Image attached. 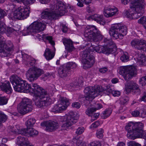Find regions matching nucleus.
<instances>
[{
	"instance_id": "nucleus-1",
	"label": "nucleus",
	"mask_w": 146,
	"mask_h": 146,
	"mask_svg": "<svg viewBox=\"0 0 146 146\" xmlns=\"http://www.w3.org/2000/svg\"><path fill=\"white\" fill-rule=\"evenodd\" d=\"M10 79L15 91L34 93L35 98V103L38 108H45L51 104V100L49 96V93L37 84H33L31 85L14 75L11 76Z\"/></svg>"
},
{
	"instance_id": "nucleus-2",
	"label": "nucleus",
	"mask_w": 146,
	"mask_h": 146,
	"mask_svg": "<svg viewBox=\"0 0 146 146\" xmlns=\"http://www.w3.org/2000/svg\"><path fill=\"white\" fill-rule=\"evenodd\" d=\"M67 12L66 6L62 2L55 0L53 5H50V9L46 8L43 11L41 14V17L42 19L55 20L59 17L64 15Z\"/></svg>"
},
{
	"instance_id": "nucleus-3",
	"label": "nucleus",
	"mask_w": 146,
	"mask_h": 146,
	"mask_svg": "<svg viewBox=\"0 0 146 146\" xmlns=\"http://www.w3.org/2000/svg\"><path fill=\"white\" fill-rule=\"evenodd\" d=\"M22 55L23 62L26 66L29 67L33 66L27 71L26 75L27 78L30 82L34 81L43 74L44 71L40 68L34 67L36 60L34 58L26 54H22Z\"/></svg>"
},
{
	"instance_id": "nucleus-4",
	"label": "nucleus",
	"mask_w": 146,
	"mask_h": 146,
	"mask_svg": "<svg viewBox=\"0 0 146 146\" xmlns=\"http://www.w3.org/2000/svg\"><path fill=\"white\" fill-rule=\"evenodd\" d=\"M144 124L141 122H130L125 127L127 131V137L133 140L137 138L144 139L146 141V134L143 129Z\"/></svg>"
},
{
	"instance_id": "nucleus-5",
	"label": "nucleus",
	"mask_w": 146,
	"mask_h": 146,
	"mask_svg": "<svg viewBox=\"0 0 146 146\" xmlns=\"http://www.w3.org/2000/svg\"><path fill=\"white\" fill-rule=\"evenodd\" d=\"M130 5L131 14H133V19H137L143 13L142 10L145 8L146 3L144 0H131Z\"/></svg>"
},
{
	"instance_id": "nucleus-6",
	"label": "nucleus",
	"mask_w": 146,
	"mask_h": 146,
	"mask_svg": "<svg viewBox=\"0 0 146 146\" xmlns=\"http://www.w3.org/2000/svg\"><path fill=\"white\" fill-rule=\"evenodd\" d=\"M84 36L89 41H97L102 40L103 36L94 26H88L85 29Z\"/></svg>"
},
{
	"instance_id": "nucleus-7",
	"label": "nucleus",
	"mask_w": 146,
	"mask_h": 146,
	"mask_svg": "<svg viewBox=\"0 0 146 146\" xmlns=\"http://www.w3.org/2000/svg\"><path fill=\"white\" fill-rule=\"evenodd\" d=\"M127 27L123 24L117 23L111 26L109 31L110 35L115 39H121L127 33Z\"/></svg>"
},
{
	"instance_id": "nucleus-8",
	"label": "nucleus",
	"mask_w": 146,
	"mask_h": 146,
	"mask_svg": "<svg viewBox=\"0 0 146 146\" xmlns=\"http://www.w3.org/2000/svg\"><path fill=\"white\" fill-rule=\"evenodd\" d=\"M103 90V87L101 86H97L86 87L84 90L86 100L89 101H92Z\"/></svg>"
},
{
	"instance_id": "nucleus-9",
	"label": "nucleus",
	"mask_w": 146,
	"mask_h": 146,
	"mask_svg": "<svg viewBox=\"0 0 146 146\" xmlns=\"http://www.w3.org/2000/svg\"><path fill=\"white\" fill-rule=\"evenodd\" d=\"M29 8L28 6H21L11 13L10 18L12 20H13L14 19L19 20L26 19L29 16Z\"/></svg>"
},
{
	"instance_id": "nucleus-10",
	"label": "nucleus",
	"mask_w": 146,
	"mask_h": 146,
	"mask_svg": "<svg viewBox=\"0 0 146 146\" xmlns=\"http://www.w3.org/2000/svg\"><path fill=\"white\" fill-rule=\"evenodd\" d=\"M61 118L65 122L62 125L63 129L68 130L69 127L77 122L78 117L76 113L71 111L65 116H62Z\"/></svg>"
},
{
	"instance_id": "nucleus-11",
	"label": "nucleus",
	"mask_w": 146,
	"mask_h": 146,
	"mask_svg": "<svg viewBox=\"0 0 146 146\" xmlns=\"http://www.w3.org/2000/svg\"><path fill=\"white\" fill-rule=\"evenodd\" d=\"M119 73L123 77L124 79L127 81L137 74V69L133 66L130 65L121 67Z\"/></svg>"
},
{
	"instance_id": "nucleus-12",
	"label": "nucleus",
	"mask_w": 146,
	"mask_h": 146,
	"mask_svg": "<svg viewBox=\"0 0 146 146\" xmlns=\"http://www.w3.org/2000/svg\"><path fill=\"white\" fill-rule=\"evenodd\" d=\"M91 51L88 49L83 51L82 54V63L84 69L91 67L95 62L94 57L91 54Z\"/></svg>"
},
{
	"instance_id": "nucleus-13",
	"label": "nucleus",
	"mask_w": 146,
	"mask_h": 146,
	"mask_svg": "<svg viewBox=\"0 0 146 146\" xmlns=\"http://www.w3.org/2000/svg\"><path fill=\"white\" fill-rule=\"evenodd\" d=\"M45 25L41 22L35 21L27 27V30H24L23 33L26 32L27 34L29 33H35L42 31L45 28Z\"/></svg>"
},
{
	"instance_id": "nucleus-14",
	"label": "nucleus",
	"mask_w": 146,
	"mask_h": 146,
	"mask_svg": "<svg viewBox=\"0 0 146 146\" xmlns=\"http://www.w3.org/2000/svg\"><path fill=\"white\" fill-rule=\"evenodd\" d=\"M61 103L55 105L52 108V111L53 112H61L66 110L67 106L70 104L69 100L65 97L61 98Z\"/></svg>"
},
{
	"instance_id": "nucleus-15",
	"label": "nucleus",
	"mask_w": 146,
	"mask_h": 146,
	"mask_svg": "<svg viewBox=\"0 0 146 146\" xmlns=\"http://www.w3.org/2000/svg\"><path fill=\"white\" fill-rule=\"evenodd\" d=\"M125 90L127 94L131 92L133 94L137 95L141 93L138 85L132 81L129 82L125 86Z\"/></svg>"
},
{
	"instance_id": "nucleus-16",
	"label": "nucleus",
	"mask_w": 146,
	"mask_h": 146,
	"mask_svg": "<svg viewBox=\"0 0 146 146\" xmlns=\"http://www.w3.org/2000/svg\"><path fill=\"white\" fill-rule=\"evenodd\" d=\"M29 33V34H27H27H27H31L33 36H35L36 38L39 39L40 40V39L41 38H42L43 39H45L49 41V42L52 45V46H54L55 43L53 40H52V38L51 36H49L47 35H44L41 33H40V34L38 33Z\"/></svg>"
},
{
	"instance_id": "nucleus-17",
	"label": "nucleus",
	"mask_w": 146,
	"mask_h": 146,
	"mask_svg": "<svg viewBox=\"0 0 146 146\" xmlns=\"http://www.w3.org/2000/svg\"><path fill=\"white\" fill-rule=\"evenodd\" d=\"M117 9L115 7L110 6L105 7L104 9V14L107 17H110L115 15L117 12Z\"/></svg>"
},
{
	"instance_id": "nucleus-18",
	"label": "nucleus",
	"mask_w": 146,
	"mask_h": 146,
	"mask_svg": "<svg viewBox=\"0 0 146 146\" xmlns=\"http://www.w3.org/2000/svg\"><path fill=\"white\" fill-rule=\"evenodd\" d=\"M145 43V40L143 39H134L131 42L132 46L140 50L143 49V46L144 45Z\"/></svg>"
},
{
	"instance_id": "nucleus-19",
	"label": "nucleus",
	"mask_w": 146,
	"mask_h": 146,
	"mask_svg": "<svg viewBox=\"0 0 146 146\" xmlns=\"http://www.w3.org/2000/svg\"><path fill=\"white\" fill-rule=\"evenodd\" d=\"M17 143L19 146H33L31 145L27 137L19 136L17 139Z\"/></svg>"
},
{
	"instance_id": "nucleus-20",
	"label": "nucleus",
	"mask_w": 146,
	"mask_h": 146,
	"mask_svg": "<svg viewBox=\"0 0 146 146\" xmlns=\"http://www.w3.org/2000/svg\"><path fill=\"white\" fill-rule=\"evenodd\" d=\"M0 88L2 90L7 94H10L12 91L9 81L5 82V83L0 82Z\"/></svg>"
},
{
	"instance_id": "nucleus-21",
	"label": "nucleus",
	"mask_w": 146,
	"mask_h": 146,
	"mask_svg": "<svg viewBox=\"0 0 146 146\" xmlns=\"http://www.w3.org/2000/svg\"><path fill=\"white\" fill-rule=\"evenodd\" d=\"M63 42L65 46V48L68 52H71L75 50V48L73 45V42L70 39L64 38Z\"/></svg>"
},
{
	"instance_id": "nucleus-22",
	"label": "nucleus",
	"mask_w": 146,
	"mask_h": 146,
	"mask_svg": "<svg viewBox=\"0 0 146 146\" xmlns=\"http://www.w3.org/2000/svg\"><path fill=\"white\" fill-rule=\"evenodd\" d=\"M59 127V124L57 122L54 121H47L46 130L47 131H52L58 129Z\"/></svg>"
},
{
	"instance_id": "nucleus-23",
	"label": "nucleus",
	"mask_w": 146,
	"mask_h": 146,
	"mask_svg": "<svg viewBox=\"0 0 146 146\" xmlns=\"http://www.w3.org/2000/svg\"><path fill=\"white\" fill-rule=\"evenodd\" d=\"M6 32L5 26L4 23L0 22V34H3ZM5 44L4 37L0 35V48L3 47Z\"/></svg>"
},
{
	"instance_id": "nucleus-24",
	"label": "nucleus",
	"mask_w": 146,
	"mask_h": 146,
	"mask_svg": "<svg viewBox=\"0 0 146 146\" xmlns=\"http://www.w3.org/2000/svg\"><path fill=\"white\" fill-rule=\"evenodd\" d=\"M17 109L19 113L21 114L24 115L27 113L31 111L32 108L19 104L18 106Z\"/></svg>"
},
{
	"instance_id": "nucleus-25",
	"label": "nucleus",
	"mask_w": 146,
	"mask_h": 146,
	"mask_svg": "<svg viewBox=\"0 0 146 146\" xmlns=\"http://www.w3.org/2000/svg\"><path fill=\"white\" fill-rule=\"evenodd\" d=\"M58 72L60 76L62 78H64L68 75L69 72L63 65L59 68Z\"/></svg>"
},
{
	"instance_id": "nucleus-26",
	"label": "nucleus",
	"mask_w": 146,
	"mask_h": 146,
	"mask_svg": "<svg viewBox=\"0 0 146 146\" xmlns=\"http://www.w3.org/2000/svg\"><path fill=\"white\" fill-rule=\"evenodd\" d=\"M89 18L94 20L97 23L101 25H103L105 24L102 15L95 14L93 15L90 16Z\"/></svg>"
},
{
	"instance_id": "nucleus-27",
	"label": "nucleus",
	"mask_w": 146,
	"mask_h": 146,
	"mask_svg": "<svg viewBox=\"0 0 146 146\" xmlns=\"http://www.w3.org/2000/svg\"><path fill=\"white\" fill-rule=\"evenodd\" d=\"M44 55L47 60H49L52 59L54 57V53L51 51L49 48H46L45 50Z\"/></svg>"
},
{
	"instance_id": "nucleus-28",
	"label": "nucleus",
	"mask_w": 146,
	"mask_h": 146,
	"mask_svg": "<svg viewBox=\"0 0 146 146\" xmlns=\"http://www.w3.org/2000/svg\"><path fill=\"white\" fill-rule=\"evenodd\" d=\"M83 85V81L82 78L79 79L76 82H73L70 85V88L72 89L81 87Z\"/></svg>"
},
{
	"instance_id": "nucleus-29",
	"label": "nucleus",
	"mask_w": 146,
	"mask_h": 146,
	"mask_svg": "<svg viewBox=\"0 0 146 146\" xmlns=\"http://www.w3.org/2000/svg\"><path fill=\"white\" fill-rule=\"evenodd\" d=\"M64 65L69 72L71 71L72 69L76 68L77 66L75 63L73 62H68Z\"/></svg>"
},
{
	"instance_id": "nucleus-30",
	"label": "nucleus",
	"mask_w": 146,
	"mask_h": 146,
	"mask_svg": "<svg viewBox=\"0 0 146 146\" xmlns=\"http://www.w3.org/2000/svg\"><path fill=\"white\" fill-rule=\"evenodd\" d=\"M20 104L30 108H32L31 100L27 98H23Z\"/></svg>"
},
{
	"instance_id": "nucleus-31",
	"label": "nucleus",
	"mask_w": 146,
	"mask_h": 146,
	"mask_svg": "<svg viewBox=\"0 0 146 146\" xmlns=\"http://www.w3.org/2000/svg\"><path fill=\"white\" fill-rule=\"evenodd\" d=\"M112 109L108 108L104 111L102 114V117L103 119H105L109 117L112 112Z\"/></svg>"
},
{
	"instance_id": "nucleus-32",
	"label": "nucleus",
	"mask_w": 146,
	"mask_h": 146,
	"mask_svg": "<svg viewBox=\"0 0 146 146\" xmlns=\"http://www.w3.org/2000/svg\"><path fill=\"white\" fill-rule=\"evenodd\" d=\"M14 45L10 40H8L6 43L5 49L8 52H12L14 50Z\"/></svg>"
},
{
	"instance_id": "nucleus-33",
	"label": "nucleus",
	"mask_w": 146,
	"mask_h": 146,
	"mask_svg": "<svg viewBox=\"0 0 146 146\" xmlns=\"http://www.w3.org/2000/svg\"><path fill=\"white\" fill-rule=\"evenodd\" d=\"M104 42L106 44V45L107 46H109L110 47L111 46V47L110 48V49L112 48H116L115 44L111 38L109 39L106 38H105L104 40Z\"/></svg>"
},
{
	"instance_id": "nucleus-34",
	"label": "nucleus",
	"mask_w": 146,
	"mask_h": 146,
	"mask_svg": "<svg viewBox=\"0 0 146 146\" xmlns=\"http://www.w3.org/2000/svg\"><path fill=\"white\" fill-rule=\"evenodd\" d=\"M35 122V120L33 118L29 119L25 122V125H26L27 128H30V127H33V125Z\"/></svg>"
},
{
	"instance_id": "nucleus-35",
	"label": "nucleus",
	"mask_w": 146,
	"mask_h": 146,
	"mask_svg": "<svg viewBox=\"0 0 146 146\" xmlns=\"http://www.w3.org/2000/svg\"><path fill=\"white\" fill-rule=\"evenodd\" d=\"M28 129H26L24 128H20L19 129H18L16 131L18 134H20L22 135H24L26 136H28Z\"/></svg>"
},
{
	"instance_id": "nucleus-36",
	"label": "nucleus",
	"mask_w": 146,
	"mask_h": 146,
	"mask_svg": "<svg viewBox=\"0 0 146 146\" xmlns=\"http://www.w3.org/2000/svg\"><path fill=\"white\" fill-rule=\"evenodd\" d=\"M7 118V116L6 115L0 112V128L2 127V123L5 122Z\"/></svg>"
},
{
	"instance_id": "nucleus-37",
	"label": "nucleus",
	"mask_w": 146,
	"mask_h": 146,
	"mask_svg": "<svg viewBox=\"0 0 146 146\" xmlns=\"http://www.w3.org/2000/svg\"><path fill=\"white\" fill-rule=\"evenodd\" d=\"M28 129V136H33L38 135V132L34 129L29 128Z\"/></svg>"
},
{
	"instance_id": "nucleus-38",
	"label": "nucleus",
	"mask_w": 146,
	"mask_h": 146,
	"mask_svg": "<svg viewBox=\"0 0 146 146\" xmlns=\"http://www.w3.org/2000/svg\"><path fill=\"white\" fill-rule=\"evenodd\" d=\"M8 98L5 96H1L0 95V105H4L6 104L8 102Z\"/></svg>"
},
{
	"instance_id": "nucleus-39",
	"label": "nucleus",
	"mask_w": 146,
	"mask_h": 146,
	"mask_svg": "<svg viewBox=\"0 0 146 146\" xmlns=\"http://www.w3.org/2000/svg\"><path fill=\"white\" fill-rule=\"evenodd\" d=\"M131 11L133 12V11L130 10V9L129 10V12L128 11L125 10L124 11L123 13L124 16L126 17L129 18L130 19H133V14H131Z\"/></svg>"
},
{
	"instance_id": "nucleus-40",
	"label": "nucleus",
	"mask_w": 146,
	"mask_h": 146,
	"mask_svg": "<svg viewBox=\"0 0 146 146\" xmlns=\"http://www.w3.org/2000/svg\"><path fill=\"white\" fill-rule=\"evenodd\" d=\"M120 103L122 105L126 104L129 100V98L127 96L121 97L119 98Z\"/></svg>"
},
{
	"instance_id": "nucleus-41",
	"label": "nucleus",
	"mask_w": 146,
	"mask_h": 146,
	"mask_svg": "<svg viewBox=\"0 0 146 146\" xmlns=\"http://www.w3.org/2000/svg\"><path fill=\"white\" fill-rule=\"evenodd\" d=\"M104 132L102 129H100L98 130L96 133V136L99 139L102 138L103 136V133Z\"/></svg>"
},
{
	"instance_id": "nucleus-42",
	"label": "nucleus",
	"mask_w": 146,
	"mask_h": 146,
	"mask_svg": "<svg viewBox=\"0 0 146 146\" xmlns=\"http://www.w3.org/2000/svg\"><path fill=\"white\" fill-rule=\"evenodd\" d=\"M129 58L127 53L123 54L120 57L121 60L123 62L128 61L129 60Z\"/></svg>"
},
{
	"instance_id": "nucleus-43",
	"label": "nucleus",
	"mask_w": 146,
	"mask_h": 146,
	"mask_svg": "<svg viewBox=\"0 0 146 146\" xmlns=\"http://www.w3.org/2000/svg\"><path fill=\"white\" fill-rule=\"evenodd\" d=\"M103 91H106L107 92V94H108L110 93H111L112 94V92L114 91V89L112 87H110L109 86H106V88H103Z\"/></svg>"
},
{
	"instance_id": "nucleus-44",
	"label": "nucleus",
	"mask_w": 146,
	"mask_h": 146,
	"mask_svg": "<svg viewBox=\"0 0 146 146\" xmlns=\"http://www.w3.org/2000/svg\"><path fill=\"white\" fill-rule=\"evenodd\" d=\"M95 111L93 108H88L86 111V113L88 116H91Z\"/></svg>"
},
{
	"instance_id": "nucleus-45",
	"label": "nucleus",
	"mask_w": 146,
	"mask_h": 146,
	"mask_svg": "<svg viewBox=\"0 0 146 146\" xmlns=\"http://www.w3.org/2000/svg\"><path fill=\"white\" fill-rule=\"evenodd\" d=\"M5 26V25L4 24ZM6 27V26H5ZM5 29L6 28H5ZM14 31V30L11 27L7 28L6 31V34L8 36H10L11 35L12 33H13V32Z\"/></svg>"
},
{
	"instance_id": "nucleus-46",
	"label": "nucleus",
	"mask_w": 146,
	"mask_h": 146,
	"mask_svg": "<svg viewBox=\"0 0 146 146\" xmlns=\"http://www.w3.org/2000/svg\"><path fill=\"white\" fill-rule=\"evenodd\" d=\"M138 23H139L142 24L143 26L146 25V17H143L139 19Z\"/></svg>"
},
{
	"instance_id": "nucleus-47",
	"label": "nucleus",
	"mask_w": 146,
	"mask_h": 146,
	"mask_svg": "<svg viewBox=\"0 0 146 146\" xmlns=\"http://www.w3.org/2000/svg\"><path fill=\"white\" fill-rule=\"evenodd\" d=\"M2 47H0V56L1 57H5L8 56V54L6 52L5 50L2 48Z\"/></svg>"
},
{
	"instance_id": "nucleus-48",
	"label": "nucleus",
	"mask_w": 146,
	"mask_h": 146,
	"mask_svg": "<svg viewBox=\"0 0 146 146\" xmlns=\"http://www.w3.org/2000/svg\"><path fill=\"white\" fill-rule=\"evenodd\" d=\"M84 128L83 127H79L76 130V133L77 135L81 134L84 132Z\"/></svg>"
},
{
	"instance_id": "nucleus-49",
	"label": "nucleus",
	"mask_w": 146,
	"mask_h": 146,
	"mask_svg": "<svg viewBox=\"0 0 146 146\" xmlns=\"http://www.w3.org/2000/svg\"><path fill=\"white\" fill-rule=\"evenodd\" d=\"M21 1L25 5H28L33 3L35 0H21Z\"/></svg>"
},
{
	"instance_id": "nucleus-50",
	"label": "nucleus",
	"mask_w": 146,
	"mask_h": 146,
	"mask_svg": "<svg viewBox=\"0 0 146 146\" xmlns=\"http://www.w3.org/2000/svg\"><path fill=\"white\" fill-rule=\"evenodd\" d=\"M100 113H95L94 114H92L91 115V121H93L96 119L98 117Z\"/></svg>"
},
{
	"instance_id": "nucleus-51",
	"label": "nucleus",
	"mask_w": 146,
	"mask_h": 146,
	"mask_svg": "<svg viewBox=\"0 0 146 146\" xmlns=\"http://www.w3.org/2000/svg\"><path fill=\"white\" fill-rule=\"evenodd\" d=\"M128 146H140L141 145L134 141H131L127 143Z\"/></svg>"
},
{
	"instance_id": "nucleus-52",
	"label": "nucleus",
	"mask_w": 146,
	"mask_h": 146,
	"mask_svg": "<svg viewBox=\"0 0 146 146\" xmlns=\"http://www.w3.org/2000/svg\"><path fill=\"white\" fill-rule=\"evenodd\" d=\"M100 125V122L98 121H96L93 123L90 127V128H96Z\"/></svg>"
},
{
	"instance_id": "nucleus-53",
	"label": "nucleus",
	"mask_w": 146,
	"mask_h": 146,
	"mask_svg": "<svg viewBox=\"0 0 146 146\" xmlns=\"http://www.w3.org/2000/svg\"><path fill=\"white\" fill-rule=\"evenodd\" d=\"M141 84H142V86L146 84V74L142 77L139 80Z\"/></svg>"
},
{
	"instance_id": "nucleus-54",
	"label": "nucleus",
	"mask_w": 146,
	"mask_h": 146,
	"mask_svg": "<svg viewBox=\"0 0 146 146\" xmlns=\"http://www.w3.org/2000/svg\"><path fill=\"white\" fill-rule=\"evenodd\" d=\"M86 9L87 11L90 13L94 12L95 10V9L94 7L90 6L87 7Z\"/></svg>"
},
{
	"instance_id": "nucleus-55",
	"label": "nucleus",
	"mask_w": 146,
	"mask_h": 146,
	"mask_svg": "<svg viewBox=\"0 0 146 146\" xmlns=\"http://www.w3.org/2000/svg\"><path fill=\"white\" fill-rule=\"evenodd\" d=\"M6 15V12L2 9H0V19L3 18Z\"/></svg>"
},
{
	"instance_id": "nucleus-56",
	"label": "nucleus",
	"mask_w": 146,
	"mask_h": 146,
	"mask_svg": "<svg viewBox=\"0 0 146 146\" xmlns=\"http://www.w3.org/2000/svg\"><path fill=\"white\" fill-rule=\"evenodd\" d=\"M88 146H101V145L99 142H93L91 143Z\"/></svg>"
},
{
	"instance_id": "nucleus-57",
	"label": "nucleus",
	"mask_w": 146,
	"mask_h": 146,
	"mask_svg": "<svg viewBox=\"0 0 146 146\" xmlns=\"http://www.w3.org/2000/svg\"><path fill=\"white\" fill-rule=\"evenodd\" d=\"M141 64L144 65L146 64V56L142 55L141 59H140Z\"/></svg>"
},
{
	"instance_id": "nucleus-58",
	"label": "nucleus",
	"mask_w": 146,
	"mask_h": 146,
	"mask_svg": "<svg viewBox=\"0 0 146 146\" xmlns=\"http://www.w3.org/2000/svg\"><path fill=\"white\" fill-rule=\"evenodd\" d=\"M72 106L73 107L78 109L80 107V105L78 102H75L72 104Z\"/></svg>"
},
{
	"instance_id": "nucleus-59",
	"label": "nucleus",
	"mask_w": 146,
	"mask_h": 146,
	"mask_svg": "<svg viewBox=\"0 0 146 146\" xmlns=\"http://www.w3.org/2000/svg\"><path fill=\"white\" fill-rule=\"evenodd\" d=\"M113 96H118L120 94V92L118 91L114 90L112 92Z\"/></svg>"
},
{
	"instance_id": "nucleus-60",
	"label": "nucleus",
	"mask_w": 146,
	"mask_h": 146,
	"mask_svg": "<svg viewBox=\"0 0 146 146\" xmlns=\"http://www.w3.org/2000/svg\"><path fill=\"white\" fill-rule=\"evenodd\" d=\"M140 114L139 112L137 110H135L132 113V115L134 117L138 116Z\"/></svg>"
},
{
	"instance_id": "nucleus-61",
	"label": "nucleus",
	"mask_w": 146,
	"mask_h": 146,
	"mask_svg": "<svg viewBox=\"0 0 146 146\" xmlns=\"http://www.w3.org/2000/svg\"><path fill=\"white\" fill-rule=\"evenodd\" d=\"M108 70V69L106 67H104L99 69V71L102 73H105Z\"/></svg>"
},
{
	"instance_id": "nucleus-62",
	"label": "nucleus",
	"mask_w": 146,
	"mask_h": 146,
	"mask_svg": "<svg viewBox=\"0 0 146 146\" xmlns=\"http://www.w3.org/2000/svg\"><path fill=\"white\" fill-rule=\"evenodd\" d=\"M61 27L62 29V31L64 33H66L68 30V28L65 25L63 24L61 25Z\"/></svg>"
},
{
	"instance_id": "nucleus-63",
	"label": "nucleus",
	"mask_w": 146,
	"mask_h": 146,
	"mask_svg": "<svg viewBox=\"0 0 146 146\" xmlns=\"http://www.w3.org/2000/svg\"><path fill=\"white\" fill-rule=\"evenodd\" d=\"M95 108H94L95 110V111L96 110L100 109L102 108V105L101 104H96L95 105Z\"/></svg>"
},
{
	"instance_id": "nucleus-64",
	"label": "nucleus",
	"mask_w": 146,
	"mask_h": 146,
	"mask_svg": "<svg viewBox=\"0 0 146 146\" xmlns=\"http://www.w3.org/2000/svg\"><path fill=\"white\" fill-rule=\"evenodd\" d=\"M8 131L11 135H12L13 133H16V131L14 129L11 128H8Z\"/></svg>"
}]
</instances>
